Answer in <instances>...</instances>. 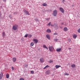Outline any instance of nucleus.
<instances>
[{
	"label": "nucleus",
	"instance_id": "c03bdc74",
	"mask_svg": "<svg viewBox=\"0 0 80 80\" xmlns=\"http://www.w3.org/2000/svg\"><path fill=\"white\" fill-rule=\"evenodd\" d=\"M14 14H15V12L14 13Z\"/></svg>",
	"mask_w": 80,
	"mask_h": 80
},
{
	"label": "nucleus",
	"instance_id": "bb28decb",
	"mask_svg": "<svg viewBox=\"0 0 80 80\" xmlns=\"http://www.w3.org/2000/svg\"><path fill=\"white\" fill-rule=\"evenodd\" d=\"M32 34H30L28 35V37H29V38H31V37H32Z\"/></svg>",
	"mask_w": 80,
	"mask_h": 80
},
{
	"label": "nucleus",
	"instance_id": "2f4dec72",
	"mask_svg": "<svg viewBox=\"0 0 80 80\" xmlns=\"http://www.w3.org/2000/svg\"><path fill=\"white\" fill-rule=\"evenodd\" d=\"M78 33H80V28H79L78 31Z\"/></svg>",
	"mask_w": 80,
	"mask_h": 80
},
{
	"label": "nucleus",
	"instance_id": "1a4fd4ad",
	"mask_svg": "<svg viewBox=\"0 0 80 80\" xmlns=\"http://www.w3.org/2000/svg\"><path fill=\"white\" fill-rule=\"evenodd\" d=\"M46 38L48 39V40H50V36L49 34H47L46 35Z\"/></svg>",
	"mask_w": 80,
	"mask_h": 80
},
{
	"label": "nucleus",
	"instance_id": "e433bc0d",
	"mask_svg": "<svg viewBox=\"0 0 80 80\" xmlns=\"http://www.w3.org/2000/svg\"><path fill=\"white\" fill-rule=\"evenodd\" d=\"M24 67H28V65H27V64H25L24 65Z\"/></svg>",
	"mask_w": 80,
	"mask_h": 80
},
{
	"label": "nucleus",
	"instance_id": "412c9836",
	"mask_svg": "<svg viewBox=\"0 0 80 80\" xmlns=\"http://www.w3.org/2000/svg\"><path fill=\"white\" fill-rule=\"evenodd\" d=\"M76 65L75 64H73L71 65V67L72 68H74V67H75Z\"/></svg>",
	"mask_w": 80,
	"mask_h": 80
},
{
	"label": "nucleus",
	"instance_id": "7ed1b4c3",
	"mask_svg": "<svg viewBox=\"0 0 80 80\" xmlns=\"http://www.w3.org/2000/svg\"><path fill=\"white\" fill-rule=\"evenodd\" d=\"M57 15V10H55L53 11V15L54 17H56Z\"/></svg>",
	"mask_w": 80,
	"mask_h": 80
},
{
	"label": "nucleus",
	"instance_id": "39448f33",
	"mask_svg": "<svg viewBox=\"0 0 80 80\" xmlns=\"http://www.w3.org/2000/svg\"><path fill=\"white\" fill-rule=\"evenodd\" d=\"M44 61H45V60H44V59L43 58H41L40 59V62L41 63H43L44 62Z\"/></svg>",
	"mask_w": 80,
	"mask_h": 80
},
{
	"label": "nucleus",
	"instance_id": "c9c22d12",
	"mask_svg": "<svg viewBox=\"0 0 80 80\" xmlns=\"http://www.w3.org/2000/svg\"><path fill=\"white\" fill-rule=\"evenodd\" d=\"M57 34H58V33H54V34H53V35H57Z\"/></svg>",
	"mask_w": 80,
	"mask_h": 80
},
{
	"label": "nucleus",
	"instance_id": "0eeeda50",
	"mask_svg": "<svg viewBox=\"0 0 80 80\" xmlns=\"http://www.w3.org/2000/svg\"><path fill=\"white\" fill-rule=\"evenodd\" d=\"M33 41L35 43H37L38 42V40L36 39H34L33 40Z\"/></svg>",
	"mask_w": 80,
	"mask_h": 80
},
{
	"label": "nucleus",
	"instance_id": "f8f14e48",
	"mask_svg": "<svg viewBox=\"0 0 80 80\" xmlns=\"http://www.w3.org/2000/svg\"><path fill=\"white\" fill-rule=\"evenodd\" d=\"M50 73V71L49 70L47 71L45 73L47 75H49V74Z\"/></svg>",
	"mask_w": 80,
	"mask_h": 80
},
{
	"label": "nucleus",
	"instance_id": "cd10ccee",
	"mask_svg": "<svg viewBox=\"0 0 80 80\" xmlns=\"http://www.w3.org/2000/svg\"><path fill=\"white\" fill-rule=\"evenodd\" d=\"M51 24V22H50L48 24V27H50Z\"/></svg>",
	"mask_w": 80,
	"mask_h": 80
},
{
	"label": "nucleus",
	"instance_id": "f03ea898",
	"mask_svg": "<svg viewBox=\"0 0 80 80\" xmlns=\"http://www.w3.org/2000/svg\"><path fill=\"white\" fill-rule=\"evenodd\" d=\"M12 28L14 30H17L18 28V25L17 24L13 26Z\"/></svg>",
	"mask_w": 80,
	"mask_h": 80
},
{
	"label": "nucleus",
	"instance_id": "9b49d317",
	"mask_svg": "<svg viewBox=\"0 0 80 80\" xmlns=\"http://www.w3.org/2000/svg\"><path fill=\"white\" fill-rule=\"evenodd\" d=\"M2 77H3V73L1 72V74H0V80L2 79Z\"/></svg>",
	"mask_w": 80,
	"mask_h": 80
},
{
	"label": "nucleus",
	"instance_id": "37998d69",
	"mask_svg": "<svg viewBox=\"0 0 80 80\" xmlns=\"http://www.w3.org/2000/svg\"><path fill=\"white\" fill-rule=\"evenodd\" d=\"M0 16H1V15H2V14H0Z\"/></svg>",
	"mask_w": 80,
	"mask_h": 80
},
{
	"label": "nucleus",
	"instance_id": "ddd939ff",
	"mask_svg": "<svg viewBox=\"0 0 80 80\" xmlns=\"http://www.w3.org/2000/svg\"><path fill=\"white\" fill-rule=\"evenodd\" d=\"M55 67L57 69V68H59V67H61V66H60V65H56L55 66Z\"/></svg>",
	"mask_w": 80,
	"mask_h": 80
},
{
	"label": "nucleus",
	"instance_id": "dca6fc26",
	"mask_svg": "<svg viewBox=\"0 0 80 80\" xmlns=\"http://www.w3.org/2000/svg\"><path fill=\"white\" fill-rule=\"evenodd\" d=\"M77 35L76 34H74L73 35V37L74 38H77Z\"/></svg>",
	"mask_w": 80,
	"mask_h": 80
},
{
	"label": "nucleus",
	"instance_id": "f257e3e1",
	"mask_svg": "<svg viewBox=\"0 0 80 80\" xmlns=\"http://www.w3.org/2000/svg\"><path fill=\"white\" fill-rule=\"evenodd\" d=\"M48 48L50 52H53L54 51V48H53V47L52 46H49Z\"/></svg>",
	"mask_w": 80,
	"mask_h": 80
},
{
	"label": "nucleus",
	"instance_id": "2eb2a0df",
	"mask_svg": "<svg viewBox=\"0 0 80 80\" xmlns=\"http://www.w3.org/2000/svg\"><path fill=\"white\" fill-rule=\"evenodd\" d=\"M6 35V34H5V32H3L2 34V37H4Z\"/></svg>",
	"mask_w": 80,
	"mask_h": 80
},
{
	"label": "nucleus",
	"instance_id": "f3484780",
	"mask_svg": "<svg viewBox=\"0 0 80 80\" xmlns=\"http://www.w3.org/2000/svg\"><path fill=\"white\" fill-rule=\"evenodd\" d=\"M51 25L52 27H56V26L57 25V24L55 23L53 25L52 24H51Z\"/></svg>",
	"mask_w": 80,
	"mask_h": 80
},
{
	"label": "nucleus",
	"instance_id": "72a5a7b5",
	"mask_svg": "<svg viewBox=\"0 0 80 80\" xmlns=\"http://www.w3.org/2000/svg\"><path fill=\"white\" fill-rule=\"evenodd\" d=\"M11 69L12 70H14V68L13 67H12Z\"/></svg>",
	"mask_w": 80,
	"mask_h": 80
},
{
	"label": "nucleus",
	"instance_id": "20e7f679",
	"mask_svg": "<svg viewBox=\"0 0 80 80\" xmlns=\"http://www.w3.org/2000/svg\"><path fill=\"white\" fill-rule=\"evenodd\" d=\"M24 13H25L26 15H29L30 14H29V13L27 11H26L25 9H24Z\"/></svg>",
	"mask_w": 80,
	"mask_h": 80
},
{
	"label": "nucleus",
	"instance_id": "f704fd0d",
	"mask_svg": "<svg viewBox=\"0 0 80 80\" xmlns=\"http://www.w3.org/2000/svg\"><path fill=\"white\" fill-rule=\"evenodd\" d=\"M45 19H46V20H50V18H46Z\"/></svg>",
	"mask_w": 80,
	"mask_h": 80
},
{
	"label": "nucleus",
	"instance_id": "4468645a",
	"mask_svg": "<svg viewBox=\"0 0 80 80\" xmlns=\"http://www.w3.org/2000/svg\"><path fill=\"white\" fill-rule=\"evenodd\" d=\"M46 32L48 33H51L52 31H51V30H50V29H48L47 30Z\"/></svg>",
	"mask_w": 80,
	"mask_h": 80
},
{
	"label": "nucleus",
	"instance_id": "6e6552de",
	"mask_svg": "<svg viewBox=\"0 0 80 80\" xmlns=\"http://www.w3.org/2000/svg\"><path fill=\"white\" fill-rule=\"evenodd\" d=\"M63 30L64 32H67L68 30V29L67 27L64 28Z\"/></svg>",
	"mask_w": 80,
	"mask_h": 80
},
{
	"label": "nucleus",
	"instance_id": "473e14b6",
	"mask_svg": "<svg viewBox=\"0 0 80 80\" xmlns=\"http://www.w3.org/2000/svg\"><path fill=\"white\" fill-rule=\"evenodd\" d=\"M19 80H24V78H21Z\"/></svg>",
	"mask_w": 80,
	"mask_h": 80
},
{
	"label": "nucleus",
	"instance_id": "a878e982",
	"mask_svg": "<svg viewBox=\"0 0 80 80\" xmlns=\"http://www.w3.org/2000/svg\"><path fill=\"white\" fill-rule=\"evenodd\" d=\"M54 40L55 42H57L58 40V39L57 38H55Z\"/></svg>",
	"mask_w": 80,
	"mask_h": 80
},
{
	"label": "nucleus",
	"instance_id": "a211bd4d",
	"mask_svg": "<svg viewBox=\"0 0 80 80\" xmlns=\"http://www.w3.org/2000/svg\"><path fill=\"white\" fill-rule=\"evenodd\" d=\"M42 6H44V7H45L47 6V4L46 3H43L42 4Z\"/></svg>",
	"mask_w": 80,
	"mask_h": 80
},
{
	"label": "nucleus",
	"instance_id": "b1692460",
	"mask_svg": "<svg viewBox=\"0 0 80 80\" xmlns=\"http://www.w3.org/2000/svg\"><path fill=\"white\" fill-rule=\"evenodd\" d=\"M30 45H31V46H33L34 45V43H33V42H32L31 43Z\"/></svg>",
	"mask_w": 80,
	"mask_h": 80
},
{
	"label": "nucleus",
	"instance_id": "79ce46f5",
	"mask_svg": "<svg viewBox=\"0 0 80 80\" xmlns=\"http://www.w3.org/2000/svg\"><path fill=\"white\" fill-rule=\"evenodd\" d=\"M3 1H4V2H5V1H6V0H2Z\"/></svg>",
	"mask_w": 80,
	"mask_h": 80
},
{
	"label": "nucleus",
	"instance_id": "423d86ee",
	"mask_svg": "<svg viewBox=\"0 0 80 80\" xmlns=\"http://www.w3.org/2000/svg\"><path fill=\"white\" fill-rule=\"evenodd\" d=\"M59 10L62 13H64V10H63V9L62 8H59Z\"/></svg>",
	"mask_w": 80,
	"mask_h": 80
},
{
	"label": "nucleus",
	"instance_id": "7c9ffc66",
	"mask_svg": "<svg viewBox=\"0 0 80 80\" xmlns=\"http://www.w3.org/2000/svg\"><path fill=\"white\" fill-rule=\"evenodd\" d=\"M53 61L52 60H50V61H49L50 63H53Z\"/></svg>",
	"mask_w": 80,
	"mask_h": 80
},
{
	"label": "nucleus",
	"instance_id": "4c0bfd02",
	"mask_svg": "<svg viewBox=\"0 0 80 80\" xmlns=\"http://www.w3.org/2000/svg\"><path fill=\"white\" fill-rule=\"evenodd\" d=\"M68 41L69 42H70V41H71V39H68Z\"/></svg>",
	"mask_w": 80,
	"mask_h": 80
},
{
	"label": "nucleus",
	"instance_id": "c756f323",
	"mask_svg": "<svg viewBox=\"0 0 80 80\" xmlns=\"http://www.w3.org/2000/svg\"><path fill=\"white\" fill-rule=\"evenodd\" d=\"M64 75H69V74L67 73H66L64 74Z\"/></svg>",
	"mask_w": 80,
	"mask_h": 80
},
{
	"label": "nucleus",
	"instance_id": "6ab92c4d",
	"mask_svg": "<svg viewBox=\"0 0 80 80\" xmlns=\"http://www.w3.org/2000/svg\"><path fill=\"white\" fill-rule=\"evenodd\" d=\"M48 67H50V66L48 65H47L44 68H43V69H46V68H48Z\"/></svg>",
	"mask_w": 80,
	"mask_h": 80
},
{
	"label": "nucleus",
	"instance_id": "ea45409f",
	"mask_svg": "<svg viewBox=\"0 0 80 80\" xmlns=\"http://www.w3.org/2000/svg\"><path fill=\"white\" fill-rule=\"evenodd\" d=\"M62 2H65V0H62Z\"/></svg>",
	"mask_w": 80,
	"mask_h": 80
},
{
	"label": "nucleus",
	"instance_id": "4be33fe9",
	"mask_svg": "<svg viewBox=\"0 0 80 80\" xmlns=\"http://www.w3.org/2000/svg\"><path fill=\"white\" fill-rule=\"evenodd\" d=\"M13 61L14 62H15L16 61V58H14L12 59Z\"/></svg>",
	"mask_w": 80,
	"mask_h": 80
},
{
	"label": "nucleus",
	"instance_id": "393cba45",
	"mask_svg": "<svg viewBox=\"0 0 80 80\" xmlns=\"http://www.w3.org/2000/svg\"><path fill=\"white\" fill-rule=\"evenodd\" d=\"M28 34H26V35L24 36V37L25 38H27V37H28Z\"/></svg>",
	"mask_w": 80,
	"mask_h": 80
},
{
	"label": "nucleus",
	"instance_id": "58836bf2",
	"mask_svg": "<svg viewBox=\"0 0 80 80\" xmlns=\"http://www.w3.org/2000/svg\"><path fill=\"white\" fill-rule=\"evenodd\" d=\"M61 25H64V23L63 22H62L61 23Z\"/></svg>",
	"mask_w": 80,
	"mask_h": 80
},
{
	"label": "nucleus",
	"instance_id": "a19ab883",
	"mask_svg": "<svg viewBox=\"0 0 80 80\" xmlns=\"http://www.w3.org/2000/svg\"><path fill=\"white\" fill-rule=\"evenodd\" d=\"M68 50H70V49H71V48H68Z\"/></svg>",
	"mask_w": 80,
	"mask_h": 80
},
{
	"label": "nucleus",
	"instance_id": "aec40b11",
	"mask_svg": "<svg viewBox=\"0 0 80 80\" xmlns=\"http://www.w3.org/2000/svg\"><path fill=\"white\" fill-rule=\"evenodd\" d=\"M43 47L44 48H46V49H47V50H48V48L47 47V46H46V45H44L43 46Z\"/></svg>",
	"mask_w": 80,
	"mask_h": 80
},
{
	"label": "nucleus",
	"instance_id": "c85d7f7f",
	"mask_svg": "<svg viewBox=\"0 0 80 80\" xmlns=\"http://www.w3.org/2000/svg\"><path fill=\"white\" fill-rule=\"evenodd\" d=\"M31 73H32V74H33L34 73V71H31Z\"/></svg>",
	"mask_w": 80,
	"mask_h": 80
},
{
	"label": "nucleus",
	"instance_id": "a18cd8bd",
	"mask_svg": "<svg viewBox=\"0 0 80 80\" xmlns=\"http://www.w3.org/2000/svg\"><path fill=\"white\" fill-rule=\"evenodd\" d=\"M65 25H67L66 24H65Z\"/></svg>",
	"mask_w": 80,
	"mask_h": 80
},
{
	"label": "nucleus",
	"instance_id": "9d476101",
	"mask_svg": "<svg viewBox=\"0 0 80 80\" xmlns=\"http://www.w3.org/2000/svg\"><path fill=\"white\" fill-rule=\"evenodd\" d=\"M62 50V49L61 48H57L56 51V52H60V51H61V50Z\"/></svg>",
	"mask_w": 80,
	"mask_h": 80
},
{
	"label": "nucleus",
	"instance_id": "5701e85b",
	"mask_svg": "<svg viewBox=\"0 0 80 80\" xmlns=\"http://www.w3.org/2000/svg\"><path fill=\"white\" fill-rule=\"evenodd\" d=\"M9 74H7V75H6V77L7 78H9Z\"/></svg>",
	"mask_w": 80,
	"mask_h": 80
}]
</instances>
